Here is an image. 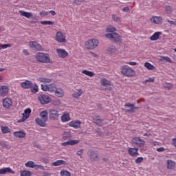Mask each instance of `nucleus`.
<instances>
[{
  "instance_id": "nucleus-1",
  "label": "nucleus",
  "mask_w": 176,
  "mask_h": 176,
  "mask_svg": "<svg viewBox=\"0 0 176 176\" xmlns=\"http://www.w3.org/2000/svg\"><path fill=\"white\" fill-rule=\"evenodd\" d=\"M35 58L39 63H43L44 64L52 63L49 54L38 52L36 54Z\"/></svg>"
},
{
  "instance_id": "nucleus-2",
  "label": "nucleus",
  "mask_w": 176,
  "mask_h": 176,
  "mask_svg": "<svg viewBox=\"0 0 176 176\" xmlns=\"http://www.w3.org/2000/svg\"><path fill=\"white\" fill-rule=\"evenodd\" d=\"M120 72L122 75L127 76L128 78H131V76H135V71L127 65L122 66L120 68Z\"/></svg>"
},
{
  "instance_id": "nucleus-3",
  "label": "nucleus",
  "mask_w": 176,
  "mask_h": 176,
  "mask_svg": "<svg viewBox=\"0 0 176 176\" xmlns=\"http://www.w3.org/2000/svg\"><path fill=\"white\" fill-rule=\"evenodd\" d=\"M98 43L97 38L89 39L85 43V49L87 50H93L98 46Z\"/></svg>"
},
{
  "instance_id": "nucleus-4",
  "label": "nucleus",
  "mask_w": 176,
  "mask_h": 176,
  "mask_svg": "<svg viewBox=\"0 0 176 176\" xmlns=\"http://www.w3.org/2000/svg\"><path fill=\"white\" fill-rule=\"evenodd\" d=\"M105 36L106 38L110 39V41H112L116 43H122V38H120V35H119V34L116 32L107 34H105Z\"/></svg>"
},
{
  "instance_id": "nucleus-5",
  "label": "nucleus",
  "mask_w": 176,
  "mask_h": 176,
  "mask_svg": "<svg viewBox=\"0 0 176 176\" xmlns=\"http://www.w3.org/2000/svg\"><path fill=\"white\" fill-rule=\"evenodd\" d=\"M131 143L133 146H139V148H142V146H145V141L139 137L133 138L131 140Z\"/></svg>"
},
{
  "instance_id": "nucleus-6",
  "label": "nucleus",
  "mask_w": 176,
  "mask_h": 176,
  "mask_svg": "<svg viewBox=\"0 0 176 176\" xmlns=\"http://www.w3.org/2000/svg\"><path fill=\"white\" fill-rule=\"evenodd\" d=\"M55 39L59 43H67V36H65V33H63L61 31L56 32Z\"/></svg>"
},
{
  "instance_id": "nucleus-7",
  "label": "nucleus",
  "mask_w": 176,
  "mask_h": 176,
  "mask_svg": "<svg viewBox=\"0 0 176 176\" xmlns=\"http://www.w3.org/2000/svg\"><path fill=\"white\" fill-rule=\"evenodd\" d=\"M57 87L54 84L46 85V84H41V89L43 91H50V93H53L56 91Z\"/></svg>"
},
{
  "instance_id": "nucleus-8",
  "label": "nucleus",
  "mask_w": 176,
  "mask_h": 176,
  "mask_svg": "<svg viewBox=\"0 0 176 176\" xmlns=\"http://www.w3.org/2000/svg\"><path fill=\"white\" fill-rule=\"evenodd\" d=\"M38 100L41 102V104H42V105H45V104H49V102L52 101V98H50V96L46 94L38 95Z\"/></svg>"
},
{
  "instance_id": "nucleus-9",
  "label": "nucleus",
  "mask_w": 176,
  "mask_h": 176,
  "mask_svg": "<svg viewBox=\"0 0 176 176\" xmlns=\"http://www.w3.org/2000/svg\"><path fill=\"white\" fill-rule=\"evenodd\" d=\"M49 118L51 120H58V118L60 114L58 113V111L54 109H51L48 111Z\"/></svg>"
},
{
  "instance_id": "nucleus-10",
  "label": "nucleus",
  "mask_w": 176,
  "mask_h": 176,
  "mask_svg": "<svg viewBox=\"0 0 176 176\" xmlns=\"http://www.w3.org/2000/svg\"><path fill=\"white\" fill-rule=\"evenodd\" d=\"M100 83L103 87H105L104 90H108V91H111V90H112V82H111L109 80L102 78L100 80Z\"/></svg>"
},
{
  "instance_id": "nucleus-11",
  "label": "nucleus",
  "mask_w": 176,
  "mask_h": 176,
  "mask_svg": "<svg viewBox=\"0 0 176 176\" xmlns=\"http://www.w3.org/2000/svg\"><path fill=\"white\" fill-rule=\"evenodd\" d=\"M25 167H29L30 168H35V170H44V167L42 165L36 164L34 161H28L25 164Z\"/></svg>"
},
{
  "instance_id": "nucleus-12",
  "label": "nucleus",
  "mask_w": 176,
  "mask_h": 176,
  "mask_svg": "<svg viewBox=\"0 0 176 176\" xmlns=\"http://www.w3.org/2000/svg\"><path fill=\"white\" fill-rule=\"evenodd\" d=\"M29 46L31 47V49H33V50H38V52L43 50L42 45H41L39 43H37L36 41H30L29 43Z\"/></svg>"
},
{
  "instance_id": "nucleus-13",
  "label": "nucleus",
  "mask_w": 176,
  "mask_h": 176,
  "mask_svg": "<svg viewBox=\"0 0 176 176\" xmlns=\"http://www.w3.org/2000/svg\"><path fill=\"white\" fill-rule=\"evenodd\" d=\"M32 110L30 108H27L24 110V113L22 114L23 118L19 120V122H25L28 118H30V115H31Z\"/></svg>"
},
{
  "instance_id": "nucleus-14",
  "label": "nucleus",
  "mask_w": 176,
  "mask_h": 176,
  "mask_svg": "<svg viewBox=\"0 0 176 176\" xmlns=\"http://www.w3.org/2000/svg\"><path fill=\"white\" fill-rule=\"evenodd\" d=\"M56 54L60 58H66V57H68V52L64 49L57 48Z\"/></svg>"
},
{
  "instance_id": "nucleus-15",
  "label": "nucleus",
  "mask_w": 176,
  "mask_h": 176,
  "mask_svg": "<svg viewBox=\"0 0 176 176\" xmlns=\"http://www.w3.org/2000/svg\"><path fill=\"white\" fill-rule=\"evenodd\" d=\"M12 105H13L12 98L7 97L3 99V107H4V108H10Z\"/></svg>"
},
{
  "instance_id": "nucleus-16",
  "label": "nucleus",
  "mask_w": 176,
  "mask_h": 176,
  "mask_svg": "<svg viewBox=\"0 0 176 176\" xmlns=\"http://www.w3.org/2000/svg\"><path fill=\"white\" fill-rule=\"evenodd\" d=\"M82 122L79 120H73L69 123V127H73V129H80Z\"/></svg>"
},
{
  "instance_id": "nucleus-17",
  "label": "nucleus",
  "mask_w": 176,
  "mask_h": 176,
  "mask_svg": "<svg viewBox=\"0 0 176 176\" xmlns=\"http://www.w3.org/2000/svg\"><path fill=\"white\" fill-rule=\"evenodd\" d=\"M150 21L151 23H153V24H162V21H163V17L153 16Z\"/></svg>"
},
{
  "instance_id": "nucleus-18",
  "label": "nucleus",
  "mask_w": 176,
  "mask_h": 176,
  "mask_svg": "<svg viewBox=\"0 0 176 176\" xmlns=\"http://www.w3.org/2000/svg\"><path fill=\"white\" fill-rule=\"evenodd\" d=\"M128 153L129 156L137 157L138 156V148H128Z\"/></svg>"
},
{
  "instance_id": "nucleus-19",
  "label": "nucleus",
  "mask_w": 176,
  "mask_h": 176,
  "mask_svg": "<svg viewBox=\"0 0 176 176\" xmlns=\"http://www.w3.org/2000/svg\"><path fill=\"white\" fill-rule=\"evenodd\" d=\"M21 87L23 89H31V87H34V84L30 80H25L21 83Z\"/></svg>"
},
{
  "instance_id": "nucleus-20",
  "label": "nucleus",
  "mask_w": 176,
  "mask_h": 176,
  "mask_svg": "<svg viewBox=\"0 0 176 176\" xmlns=\"http://www.w3.org/2000/svg\"><path fill=\"white\" fill-rule=\"evenodd\" d=\"M9 93V87L3 85L0 87V97H5Z\"/></svg>"
},
{
  "instance_id": "nucleus-21",
  "label": "nucleus",
  "mask_w": 176,
  "mask_h": 176,
  "mask_svg": "<svg viewBox=\"0 0 176 176\" xmlns=\"http://www.w3.org/2000/svg\"><path fill=\"white\" fill-rule=\"evenodd\" d=\"M35 122L38 126H40V127H46V122L47 121L43 120V118H36Z\"/></svg>"
},
{
  "instance_id": "nucleus-22",
  "label": "nucleus",
  "mask_w": 176,
  "mask_h": 176,
  "mask_svg": "<svg viewBox=\"0 0 176 176\" xmlns=\"http://www.w3.org/2000/svg\"><path fill=\"white\" fill-rule=\"evenodd\" d=\"M80 142V140H69L66 142L61 143L62 146H68V145H76L77 144H79Z\"/></svg>"
},
{
  "instance_id": "nucleus-23",
  "label": "nucleus",
  "mask_w": 176,
  "mask_h": 176,
  "mask_svg": "<svg viewBox=\"0 0 176 176\" xmlns=\"http://www.w3.org/2000/svg\"><path fill=\"white\" fill-rule=\"evenodd\" d=\"M69 120H71V116L69 113L64 112L61 116V122H63V123H67V122H69Z\"/></svg>"
},
{
  "instance_id": "nucleus-24",
  "label": "nucleus",
  "mask_w": 176,
  "mask_h": 176,
  "mask_svg": "<svg viewBox=\"0 0 176 176\" xmlns=\"http://www.w3.org/2000/svg\"><path fill=\"white\" fill-rule=\"evenodd\" d=\"M176 163L175 161L168 160L166 161V168L168 170H174L175 168Z\"/></svg>"
},
{
  "instance_id": "nucleus-25",
  "label": "nucleus",
  "mask_w": 176,
  "mask_h": 176,
  "mask_svg": "<svg viewBox=\"0 0 176 176\" xmlns=\"http://www.w3.org/2000/svg\"><path fill=\"white\" fill-rule=\"evenodd\" d=\"M82 94H83V89H76V91H74V94H72V97H74V98L79 99Z\"/></svg>"
},
{
  "instance_id": "nucleus-26",
  "label": "nucleus",
  "mask_w": 176,
  "mask_h": 176,
  "mask_svg": "<svg viewBox=\"0 0 176 176\" xmlns=\"http://www.w3.org/2000/svg\"><path fill=\"white\" fill-rule=\"evenodd\" d=\"M7 173H9L10 174H14V171L12 170V168L8 167V168H3L0 169V175L6 174Z\"/></svg>"
},
{
  "instance_id": "nucleus-27",
  "label": "nucleus",
  "mask_w": 176,
  "mask_h": 176,
  "mask_svg": "<svg viewBox=\"0 0 176 176\" xmlns=\"http://www.w3.org/2000/svg\"><path fill=\"white\" fill-rule=\"evenodd\" d=\"M54 93H55V96L59 98H63L64 97V95H65L64 89L61 88H56Z\"/></svg>"
},
{
  "instance_id": "nucleus-28",
  "label": "nucleus",
  "mask_w": 176,
  "mask_h": 176,
  "mask_svg": "<svg viewBox=\"0 0 176 176\" xmlns=\"http://www.w3.org/2000/svg\"><path fill=\"white\" fill-rule=\"evenodd\" d=\"M14 135L16 138H25V133L23 131H19L14 132Z\"/></svg>"
},
{
  "instance_id": "nucleus-29",
  "label": "nucleus",
  "mask_w": 176,
  "mask_h": 176,
  "mask_svg": "<svg viewBox=\"0 0 176 176\" xmlns=\"http://www.w3.org/2000/svg\"><path fill=\"white\" fill-rule=\"evenodd\" d=\"M19 13H20L21 16H23V17H26V19H31V17H32V16H33L32 13L23 11V10H20Z\"/></svg>"
},
{
  "instance_id": "nucleus-30",
  "label": "nucleus",
  "mask_w": 176,
  "mask_h": 176,
  "mask_svg": "<svg viewBox=\"0 0 176 176\" xmlns=\"http://www.w3.org/2000/svg\"><path fill=\"white\" fill-rule=\"evenodd\" d=\"M88 155L89 156H90L91 159H92L93 160H98V155L94 151L90 150L88 152Z\"/></svg>"
},
{
  "instance_id": "nucleus-31",
  "label": "nucleus",
  "mask_w": 176,
  "mask_h": 176,
  "mask_svg": "<svg viewBox=\"0 0 176 176\" xmlns=\"http://www.w3.org/2000/svg\"><path fill=\"white\" fill-rule=\"evenodd\" d=\"M161 35L162 32H156L150 37V39L151 41H157V39H159V36H160Z\"/></svg>"
},
{
  "instance_id": "nucleus-32",
  "label": "nucleus",
  "mask_w": 176,
  "mask_h": 176,
  "mask_svg": "<svg viewBox=\"0 0 176 176\" xmlns=\"http://www.w3.org/2000/svg\"><path fill=\"white\" fill-rule=\"evenodd\" d=\"M67 165V162L64 160H57L56 162H54L52 164V166H54V167H57V166H61V165Z\"/></svg>"
},
{
  "instance_id": "nucleus-33",
  "label": "nucleus",
  "mask_w": 176,
  "mask_h": 176,
  "mask_svg": "<svg viewBox=\"0 0 176 176\" xmlns=\"http://www.w3.org/2000/svg\"><path fill=\"white\" fill-rule=\"evenodd\" d=\"M47 111H43L40 113V118L46 120L47 122L48 116H47Z\"/></svg>"
},
{
  "instance_id": "nucleus-34",
  "label": "nucleus",
  "mask_w": 176,
  "mask_h": 176,
  "mask_svg": "<svg viewBox=\"0 0 176 176\" xmlns=\"http://www.w3.org/2000/svg\"><path fill=\"white\" fill-rule=\"evenodd\" d=\"M135 104H131V103H126L125 107H128L129 108H131V109H127L126 112H134V109H135V107H134Z\"/></svg>"
},
{
  "instance_id": "nucleus-35",
  "label": "nucleus",
  "mask_w": 176,
  "mask_h": 176,
  "mask_svg": "<svg viewBox=\"0 0 176 176\" xmlns=\"http://www.w3.org/2000/svg\"><path fill=\"white\" fill-rule=\"evenodd\" d=\"M63 140L65 141H67V140H69L72 137V135H71V132H65L62 135Z\"/></svg>"
},
{
  "instance_id": "nucleus-36",
  "label": "nucleus",
  "mask_w": 176,
  "mask_h": 176,
  "mask_svg": "<svg viewBox=\"0 0 176 176\" xmlns=\"http://www.w3.org/2000/svg\"><path fill=\"white\" fill-rule=\"evenodd\" d=\"M1 130L3 134H8V133H10V129L6 126L1 125Z\"/></svg>"
},
{
  "instance_id": "nucleus-37",
  "label": "nucleus",
  "mask_w": 176,
  "mask_h": 176,
  "mask_svg": "<svg viewBox=\"0 0 176 176\" xmlns=\"http://www.w3.org/2000/svg\"><path fill=\"white\" fill-rule=\"evenodd\" d=\"M38 82H41L42 83H51L52 82V79L42 78V77L38 78Z\"/></svg>"
},
{
  "instance_id": "nucleus-38",
  "label": "nucleus",
  "mask_w": 176,
  "mask_h": 176,
  "mask_svg": "<svg viewBox=\"0 0 176 176\" xmlns=\"http://www.w3.org/2000/svg\"><path fill=\"white\" fill-rule=\"evenodd\" d=\"M82 74H84V75H87V76H89L90 78H93L95 75L94 72L88 70H82Z\"/></svg>"
},
{
  "instance_id": "nucleus-39",
  "label": "nucleus",
  "mask_w": 176,
  "mask_h": 176,
  "mask_svg": "<svg viewBox=\"0 0 176 176\" xmlns=\"http://www.w3.org/2000/svg\"><path fill=\"white\" fill-rule=\"evenodd\" d=\"M94 120H95V122L96 123V124H98V126H101L102 123V120H101V119H100V116H95L94 117Z\"/></svg>"
},
{
  "instance_id": "nucleus-40",
  "label": "nucleus",
  "mask_w": 176,
  "mask_h": 176,
  "mask_svg": "<svg viewBox=\"0 0 176 176\" xmlns=\"http://www.w3.org/2000/svg\"><path fill=\"white\" fill-rule=\"evenodd\" d=\"M21 176H32V172L30 170H21Z\"/></svg>"
},
{
  "instance_id": "nucleus-41",
  "label": "nucleus",
  "mask_w": 176,
  "mask_h": 176,
  "mask_svg": "<svg viewBox=\"0 0 176 176\" xmlns=\"http://www.w3.org/2000/svg\"><path fill=\"white\" fill-rule=\"evenodd\" d=\"M145 68H147V69H149L150 71H153L155 69V66H153L152 64L146 62L144 63Z\"/></svg>"
},
{
  "instance_id": "nucleus-42",
  "label": "nucleus",
  "mask_w": 176,
  "mask_h": 176,
  "mask_svg": "<svg viewBox=\"0 0 176 176\" xmlns=\"http://www.w3.org/2000/svg\"><path fill=\"white\" fill-rule=\"evenodd\" d=\"M107 32H116V28H115V26L113 25H108L107 27Z\"/></svg>"
},
{
  "instance_id": "nucleus-43",
  "label": "nucleus",
  "mask_w": 176,
  "mask_h": 176,
  "mask_svg": "<svg viewBox=\"0 0 176 176\" xmlns=\"http://www.w3.org/2000/svg\"><path fill=\"white\" fill-rule=\"evenodd\" d=\"M60 176H71V173L69 171L63 169L60 172Z\"/></svg>"
},
{
  "instance_id": "nucleus-44",
  "label": "nucleus",
  "mask_w": 176,
  "mask_h": 176,
  "mask_svg": "<svg viewBox=\"0 0 176 176\" xmlns=\"http://www.w3.org/2000/svg\"><path fill=\"white\" fill-rule=\"evenodd\" d=\"M0 146L3 148H6V149H10V146H9V144H8L6 141H1Z\"/></svg>"
},
{
  "instance_id": "nucleus-45",
  "label": "nucleus",
  "mask_w": 176,
  "mask_h": 176,
  "mask_svg": "<svg viewBox=\"0 0 176 176\" xmlns=\"http://www.w3.org/2000/svg\"><path fill=\"white\" fill-rule=\"evenodd\" d=\"M160 61H166L167 63H173L171 58L168 56H161Z\"/></svg>"
},
{
  "instance_id": "nucleus-46",
  "label": "nucleus",
  "mask_w": 176,
  "mask_h": 176,
  "mask_svg": "<svg viewBox=\"0 0 176 176\" xmlns=\"http://www.w3.org/2000/svg\"><path fill=\"white\" fill-rule=\"evenodd\" d=\"M107 52L110 54H113V53H115V52H116V48L113 46H111L107 49Z\"/></svg>"
},
{
  "instance_id": "nucleus-47",
  "label": "nucleus",
  "mask_w": 176,
  "mask_h": 176,
  "mask_svg": "<svg viewBox=\"0 0 176 176\" xmlns=\"http://www.w3.org/2000/svg\"><path fill=\"white\" fill-rule=\"evenodd\" d=\"M41 24H43V25H53V22L51 21H42Z\"/></svg>"
},
{
  "instance_id": "nucleus-48",
  "label": "nucleus",
  "mask_w": 176,
  "mask_h": 176,
  "mask_svg": "<svg viewBox=\"0 0 176 176\" xmlns=\"http://www.w3.org/2000/svg\"><path fill=\"white\" fill-rule=\"evenodd\" d=\"M112 19L113 20V21H116L117 23H119V21H120V20H122L120 16H119L118 15H113Z\"/></svg>"
},
{
  "instance_id": "nucleus-49",
  "label": "nucleus",
  "mask_w": 176,
  "mask_h": 176,
  "mask_svg": "<svg viewBox=\"0 0 176 176\" xmlns=\"http://www.w3.org/2000/svg\"><path fill=\"white\" fill-rule=\"evenodd\" d=\"M8 47H12V45L10 44H3L0 45V50L1 49H8Z\"/></svg>"
},
{
  "instance_id": "nucleus-50",
  "label": "nucleus",
  "mask_w": 176,
  "mask_h": 176,
  "mask_svg": "<svg viewBox=\"0 0 176 176\" xmlns=\"http://www.w3.org/2000/svg\"><path fill=\"white\" fill-rule=\"evenodd\" d=\"M48 14H49V12H47V11H41L40 12V16L41 17H45V16H47Z\"/></svg>"
},
{
  "instance_id": "nucleus-51",
  "label": "nucleus",
  "mask_w": 176,
  "mask_h": 176,
  "mask_svg": "<svg viewBox=\"0 0 176 176\" xmlns=\"http://www.w3.org/2000/svg\"><path fill=\"white\" fill-rule=\"evenodd\" d=\"M142 162H144V157H138L135 160V163H137L138 164L140 163H142Z\"/></svg>"
},
{
  "instance_id": "nucleus-52",
  "label": "nucleus",
  "mask_w": 176,
  "mask_h": 176,
  "mask_svg": "<svg viewBox=\"0 0 176 176\" xmlns=\"http://www.w3.org/2000/svg\"><path fill=\"white\" fill-rule=\"evenodd\" d=\"M165 9H166V12H167V13H171L172 12H173V8H171L170 6H166V7H165Z\"/></svg>"
},
{
  "instance_id": "nucleus-53",
  "label": "nucleus",
  "mask_w": 176,
  "mask_h": 176,
  "mask_svg": "<svg viewBox=\"0 0 176 176\" xmlns=\"http://www.w3.org/2000/svg\"><path fill=\"white\" fill-rule=\"evenodd\" d=\"M83 151H84V149L82 148V149L78 151L77 153H76V155H78V156H80L81 159H82V155L83 153Z\"/></svg>"
},
{
  "instance_id": "nucleus-54",
  "label": "nucleus",
  "mask_w": 176,
  "mask_h": 176,
  "mask_svg": "<svg viewBox=\"0 0 176 176\" xmlns=\"http://www.w3.org/2000/svg\"><path fill=\"white\" fill-rule=\"evenodd\" d=\"M32 93H38L39 89H38V85H35L34 87L32 89Z\"/></svg>"
},
{
  "instance_id": "nucleus-55",
  "label": "nucleus",
  "mask_w": 176,
  "mask_h": 176,
  "mask_svg": "<svg viewBox=\"0 0 176 176\" xmlns=\"http://www.w3.org/2000/svg\"><path fill=\"white\" fill-rule=\"evenodd\" d=\"M144 137H152V134L150 131H147L146 133L143 134Z\"/></svg>"
},
{
  "instance_id": "nucleus-56",
  "label": "nucleus",
  "mask_w": 176,
  "mask_h": 176,
  "mask_svg": "<svg viewBox=\"0 0 176 176\" xmlns=\"http://www.w3.org/2000/svg\"><path fill=\"white\" fill-rule=\"evenodd\" d=\"M164 151H166L164 147H160L157 148V152H164Z\"/></svg>"
},
{
  "instance_id": "nucleus-57",
  "label": "nucleus",
  "mask_w": 176,
  "mask_h": 176,
  "mask_svg": "<svg viewBox=\"0 0 176 176\" xmlns=\"http://www.w3.org/2000/svg\"><path fill=\"white\" fill-rule=\"evenodd\" d=\"M126 64H129V65L135 66L138 65L136 62H128Z\"/></svg>"
},
{
  "instance_id": "nucleus-58",
  "label": "nucleus",
  "mask_w": 176,
  "mask_h": 176,
  "mask_svg": "<svg viewBox=\"0 0 176 176\" xmlns=\"http://www.w3.org/2000/svg\"><path fill=\"white\" fill-rule=\"evenodd\" d=\"M172 144L176 148V138L172 139Z\"/></svg>"
},
{
  "instance_id": "nucleus-59",
  "label": "nucleus",
  "mask_w": 176,
  "mask_h": 176,
  "mask_svg": "<svg viewBox=\"0 0 176 176\" xmlns=\"http://www.w3.org/2000/svg\"><path fill=\"white\" fill-rule=\"evenodd\" d=\"M122 10H123L124 12H129V10H130V8H129V7H124V8H122Z\"/></svg>"
},
{
  "instance_id": "nucleus-60",
  "label": "nucleus",
  "mask_w": 176,
  "mask_h": 176,
  "mask_svg": "<svg viewBox=\"0 0 176 176\" xmlns=\"http://www.w3.org/2000/svg\"><path fill=\"white\" fill-rule=\"evenodd\" d=\"M168 23H169V24L171 25H176V21H168Z\"/></svg>"
},
{
  "instance_id": "nucleus-61",
  "label": "nucleus",
  "mask_w": 176,
  "mask_h": 176,
  "mask_svg": "<svg viewBox=\"0 0 176 176\" xmlns=\"http://www.w3.org/2000/svg\"><path fill=\"white\" fill-rule=\"evenodd\" d=\"M146 82H155V78H149L148 79L146 80Z\"/></svg>"
},
{
  "instance_id": "nucleus-62",
  "label": "nucleus",
  "mask_w": 176,
  "mask_h": 176,
  "mask_svg": "<svg viewBox=\"0 0 176 176\" xmlns=\"http://www.w3.org/2000/svg\"><path fill=\"white\" fill-rule=\"evenodd\" d=\"M48 13H50L52 16H56V11L54 10H51Z\"/></svg>"
},
{
  "instance_id": "nucleus-63",
  "label": "nucleus",
  "mask_w": 176,
  "mask_h": 176,
  "mask_svg": "<svg viewBox=\"0 0 176 176\" xmlns=\"http://www.w3.org/2000/svg\"><path fill=\"white\" fill-rule=\"evenodd\" d=\"M91 56H93V57H95V58H97L98 57V55H97L96 54L94 53V52H91Z\"/></svg>"
},
{
  "instance_id": "nucleus-64",
  "label": "nucleus",
  "mask_w": 176,
  "mask_h": 176,
  "mask_svg": "<svg viewBox=\"0 0 176 176\" xmlns=\"http://www.w3.org/2000/svg\"><path fill=\"white\" fill-rule=\"evenodd\" d=\"M23 53L24 54H25V56H28V51L27 50H23Z\"/></svg>"
}]
</instances>
